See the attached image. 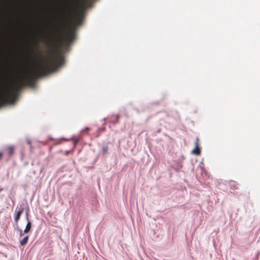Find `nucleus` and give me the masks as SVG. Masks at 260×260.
<instances>
[{"instance_id": "nucleus-1", "label": "nucleus", "mask_w": 260, "mask_h": 260, "mask_svg": "<svg viewBox=\"0 0 260 260\" xmlns=\"http://www.w3.org/2000/svg\"><path fill=\"white\" fill-rule=\"evenodd\" d=\"M64 62L63 56L55 50L49 59L43 58L38 62V67L31 68L27 72H23L13 86H3L0 89V108L7 104H13L16 100L18 93L26 85H32L35 81L42 76H46L55 71Z\"/></svg>"}, {"instance_id": "nucleus-2", "label": "nucleus", "mask_w": 260, "mask_h": 260, "mask_svg": "<svg viewBox=\"0 0 260 260\" xmlns=\"http://www.w3.org/2000/svg\"><path fill=\"white\" fill-rule=\"evenodd\" d=\"M89 5V0H79L77 6L72 3L70 4L68 12L79 24L81 21L84 10Z\"/></svg>"}, {"instance_id": "nucleus-3", "label": "nucleus", "mask_w": 260, "mask_h": 260, "mask_svg": "<svg viewBox=\"0 0 260 260\" xmlns=\"http://www.w3.org/2000/svg\"><path fill=\"white\" fill-rule=\"evenodd\" d=\"M64 27L61 26L57 28V33L54 34V37L55 38L58 42L60 44L63 41L66 44H69L72 42L75 36L74 30H68L66 34L63 32Z\"/></svg>"}, {"instance_id": "nucleus-4", "label": "nucleus", "mask_w": 260, "mask_h": 260, "mask_svg": "<svg viewBox=\"0 0 260 260\" xmlns=\"http://www.w3.org/2000/svg\"><path fill=\"white\" fill-rule=\"evenodd\" d=\"M194 145L195 147L192 150V153L196 155H199L201 154V150L199 147V139L198 138H197L194 142Z\"/></svg>"}, {"instance_id": "nucleus-5", "label": "nucleus", "mask_w": 260, "mask_h": 260, "mask_svg": "<svg viewBox=\"0 0 260 260\" xmlns=\"http://www.w3.org/2000/svg\"><path fill=\"white\" fill-rule=\"evenodd\" d=\"M24 208L23 207L20 206L19 210L16 212V214L15 217V221L16 223H18L19 220L20 219V217L22 213L23 212Z\"/></svg>"}, {"instance_id": "nucleus-6", "label": "nucleus", "mask_w": 260, "mask_h": 260, "mask_svg": "<svg viewBox=\"0 0 260 260\" xmlns=\"http://www.w3.org/2000/svg\"><path fill=\"white\" fill-rule=\"evenodd\" d=\"M26 220H28V222H27L26 226L24 230V232L25 233H27L30 231L31 228V222L28 220V215L27 213H26Z\"/></svg>"}, {"instance_id": "nucleus-7", "label": "nucleus", "mask_w": 260, "mask_h": 260, "mask_svg": "<svg viewBox=\"0 0 260 260\" xmlns=\"http://www.w3.org/2000/svg\"><path fill=\"white\" fill-rule=\"evenodd\" d=\"M6 153L8 154L9 157H11L13 155L14 152V148L13 147L10 146L8 147L6 150Z\"/></svg>"}, {"instance_id": "nucleus-8", "label": "nucleus", "mask_w": 260, "mask_h": 260, "mask_svg": "<svg viewBox=\"0 0 260 260\" xmlns=\"http://www.w3.org/2000/svg\"><path fill=\"white\" fill-rule=\"evenodd\" d=\"M229 185L232 189H236L238 188V184L237 182L234 181H230Z\"/></svg>"}, {"instance_id": "nucleus-9", "label": "nucleus", "mask_w": 260, "mask_h": 260, "mask_svg": "<svg viewBox=\"0 0 260 260\" xmlns=\"http://www.w3.org/2000/svg\"><path fill=\"white\" fill-rule=\"evenodd\" d=\"M28 236H26L25 237H24L22 240L20 241V244L21 246H24L28 242Z\"/></svg>"}, {"instance_id": "nucleus-10", "label": "nucleus", "mask_w": 260, "mask_h": 260, "mask_svg": "<svg viewBox=\"0 0 260 260\" xmlns=\"http://www.w3.org/2000/svg\"><path fill=\"white\" fill-rule=\"evenodd\" d=\"M119 115L117 114V115H115V116L114 117V119L112 120H111V122L114 123V124L118 123V120H119Z\"/></svg>"}, {"instance_id": "nucleus-11", "label": "nucleus", "mask_w": 260, "mask_h": 260, "mask_svg": "<svg viewBox=\"0 0 260 260\" xmlns=\"http://www.w3.org/2000/svg\"><path fill=\"white\" fill-rule=\"evenodd\" d=\"M108 152V147L107 146H103L102 148V153L103 154L107 153Z\"/></svg>"}, {"instance_id": "nucleus-12", "label": "nucleus", "mask_w": 260, "mask_h": 260, "mask_svg": "<svg viewBox=\"0 0 260 260\" xmlns=\"http://www.w3.org/2000/svg\"><path fill=\"white\" fill-rule=\"evenodd\" d=\"M2 156H3V153H2V152H0V160L2 159Z\"/></svg>"}, {"instance_id": "nucleus-13", "label": "nucleus", "mask_w": 260, "mask_h": 260, "mask_svg": "<svg viewBox=\"0 0 260 260\" xmlns=\"http://www.w3.org/2000/svg\"><path fill=\"white\" fill-rule=\"evenodd\" d=\"M65 19H66V17H63L62 18V22H64V20H65Z\"/></svg>"}, {"instance_id": "nucleus-14", "label": "nucleus", "mask_w": 260, "mask_h": 260, "mask_svg": "<svg viewBox=\"0 0 260 260\" xmlns=\"http://www.w3.org/2000/svg\"><path fill=\"white\" fill-rule=\"evenodd\" d=\"M20 236H22V231H20Z\"/></svg>"}, {"instance_id": "nucleus-15", "label": "nucleus", "mask_w": 260, "mask_h": 260, "mask_svg": "<svg viewBox=\"0 0 260 260\" xmlns=\"http://www.w3.org/2000/svg\"><path fill=\"white\" fill-rule=\"evenodd\" d=\"M77 141H76V142H75L74 145H76V144H77Z\"/></svg>"}, {"instance_id": "nucleus-16", "label": "nucleus", "mask_w": 260, "mask_h": 260, "mask_svg": "<svg viewBox=\"0 0 260 260\" xmlns=\"http://www.w3.org/2000/svg\"><path fill=\"white\" fill-rule=\"evenodd\" d=\"M2 189H3L2 188H0V191H1L2 190Z\"/></svg>"}]
</instances>
